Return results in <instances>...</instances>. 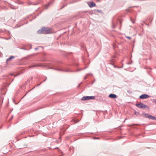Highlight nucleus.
<instances>
[{"instance_id": "7ed1b4c3", "label": "nucleus", "mask_w": 156, "mask_h": 156, "mask_svg": "<svg viewBox=\"0 0 156 156\" xmlns=\"http://www.w3.org/2000/svg\"><path fill=\"white\" fill-rule=\"evenodd\" d=\"M95 97L93 96H84L82 98L81 100L83 101L87 100L90 99H94Z\"/></svg>"}, {"instance_id": "6e6552de", "label": "nucleus", "mask_w": 156, "mask_h": 156, "mask_svg": "<svg viewBox=\"0 0 156 156\" xmlns=\"http://www.w3.org/2000/svg\"><path fill=\"white\" fill-rule=\"evenodd\" d=\"M14 58V56H11L10 57H9V58H8L7 59V61H9L10 60L12 59L13 58Z\"/></svg>"}, {"instance_id": "ddd939ff", "label": "nucleus", "mask_w": 156, "mask_h": 156, "mask_svg": "<svg viewBox=\"0 0 156 156\" xmlns=\"http://www.w3.org/2000/svg\"><path fill=\"white\" fill-rule=\"evenodd\" d=\"M94 139H99V137H97V138H94Z\"/></svg>"}, {"instance_id": "4468645a", "label": "nucleus", "mask_w": 156, "mask_h": 156, "mask_svg": "<svg viewBox=\"0 0 156 156\" xmlns=\"http://www.w3.org/2000/svg\"><path fill=\"white\" fill-rule=\"evenodd\" d=\"M19 75V74H18L17 75H14V76H16L17 75Z\"/></svg>"}, {"instance_id": "2eb2a0df", "label": "nucleus", "mask_w": 156, "mask_h": 156, "mask_svg": "<svg viewBox=\"0 0 156 156\" xmlns=\"http://www.w3.org/2000/svg\"><path fill=\"white\" fill-rule=\"evenodd\" d=\"M147 114H146V115H145V116H146L147 117V116H148V115H147Z\"/></svg>"}, {"instance_id": "f3484780", "label": "nucleus", "mask_w": 156, "mask_h": 156, "mask_svg": "<svg viewBox=\"0 0 156 156\" xmlns=\"http://www.w3.org/2000/svg\"><path fill=\"white\" fill-rule=\"evenodd\" d=\"M10 75H13L12 73H11L10 74Z\"/></svg>"}, {"instance_id": "f257e3e1", "label": "nucleus", "mask_w": 156, "mask_h": 156, "mask_svg": "<svg viewBox=\"0 0 156 156\" xmlns=\"http://www.w3.org/2000/svg\"><path fill=\"white\" fill-rule=\"evenodd\" d=\"M50 29L48 27H43L41 29L37 31V33L39 34H48L50 32Z\"/></svg>"}, {"instance_id": "9d476101", "label": "nucleus", "mask_w": 156, "mask_h": 156, "mask_svg": "<svg viewBox=\"0 0 156 156\" xmlns=\"http://www.w3.org/2000/svg\"><path fill=\"white\" fill-rule=\"evenodd\" d=\"M116 25V23H115V22H113L112 23V27L113 28H114L115 27V26Z\"/></svg>"}, {"instance_id": "f03ea898", "label": "nucleus", "mask_w": 156, "mask_h": 156, "mask_svg": "<svg viewBox=\"0 0 156 156\" xmlns=\"http://www.w3.org/2000/svg\"><path fill=\"white\" fill-rule=\"evenodd\" d=\"M136 106L139 108L142 109H145L146 108H149L148 107L147 105H144L141 103L136 104Z\"/></svg>"}, {"instance_id": "423d86ee", "label": "nucleus", "mask_w": 156, "mask_h": 156, "mask_svg": "<svg viewBox=\"0 0 156 156\" xmlns=\"http://www.w3.org/2000/svg\"><path fill=\"white\" fill-rule=\"evenodd\" d=\"M147 115H148V116H147V118H149L151 119H154V120L156 119V118L154 116H153L152 115H150L148 114H147Z\"/></svg>"}, {"instance_id": "9b49d317", "label": "nucleus", "mask_w": 156, "mask_h": 156, "mask_svg": "<svg viewBox=\"0 0 156 156\" xmlns=\"http://www.w3.org/2000/svg\"><path fill=\"white\" fill-rule=\"evenodd\" d=\"M126 37L129 39H131V38L130 37H128V36H126Z\"/></svg>"}, {"instance_id": "dca6fc26", "label": "nucleus", "mask_w": 156, "mask_h": 156, "mask_svg": "<svg viewBox=\"0 0 156 156\" xmlns=\"http://www.w3.org/2000/svg\"><path fill=\"white\" fill-rule=\"evenodd\" d=\"M86 78H87V76H85V77H84V79H86Z\"/></svg>"}, {"instance_id": "0eeeda50", "label": "nucleus", "mask_w": 156, "mask_h": 156, "mask_svg": "<svg viewBox=\"0 0 156 156\" xmlns=\"http://www.w3.org/2000/svg\"><path fill=\"white\" fill-rule=\"evenodd\" d=\"M89 5L90 7H92L95 6L96 5L94 3L92 2L90 3Z\"/></svg>"}, {"instance_id": "39448f33", "label": "nucleus", "mask_w": 156, "mask_h": 156, "mask_svg": "<svg viewBox=\"0 0 156 156\" xmlns=\"http://www.w3.org/2000/svg\"><path fill=\"white\" fill-rule=\"evenodd\" d=\"M109 97L112 98H115L117 97V95L114 94H111L109 95Z\"/></svg>"}, {"instance_id": "f8f14e48", "label": "nucleus", "mask_w": 156, "mask_h": 156, "mask_svg": "<svg viewBox=\"0 0 156 156\" xmlns=\"http://www.w3.org/2000/svg\"><path fill=\"white\" fill-rule=\"evenodd\" d=\"M131 21H132V23H134V21H133L132 20V19H131Z\"/></svg>"}, {"instance_id": "1a4fd4ad", "label": "nucleus", "mask_w": 156, "mask_h": 156, "mask_svg": "<svg viewBox=\"0 0 156 156\" xmlns=\"http://www.w3.org/2000/svg\"><path fill=\"white\" fill-rule=\"evenodd\" d=\"M114 61L113 60V59L112 60H111L110 62V64H111L112 65H114Z\"/></svg>"}, {"instance_id": "a211bd4d", "label": "nucleus", "mask_w": 156, "mask_h": 156, "mask_svg": "<svg viewBox=\"0 0 156 156\" xmlns=\"http://www.w3.org/2000/svg\"><path fill=\"white\" fill-rule=\"evenodd\" d=\"M37 48H35V50H37Z\"/></svg>"}, {"instance_id": "20e7f679", "label": "nucleus", "mask_w": 156, "mask_h": 156, "mask_svg": "<svg viewBox=\"0 0 156 156\" xmlns=\"http://www.w3.org/2000/svg\"><path fill=\"white\" fill-rule=\"evenodd\" d=\"M150 96L147 94H142L140 96V98L142 99H144L147 98H149Z\"/></svg>"}]
</instances>
